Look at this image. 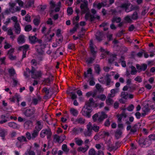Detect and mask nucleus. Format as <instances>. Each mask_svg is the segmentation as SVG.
<instances>
[{
	"label": "nucleus",
	"mask_w": 155,
	"mask_h": 155,
	"mask_svg": "<svg viewBox=\"0 0 155 155\" xmlns=\"http://www.w3.org/2000/svg\"><path fill=\"white\" fill-rule=\"evenodd\" d=\"M45 48V44L41 45H36L35 48L36 51L39 55H42L44 54V49Z\"/></svg>",
	"instance_id": "nucleus-10"
},
{
	"label": "nucleus",
	"mask_w": 155,
	"mask_h": 155,
	"mask_svg": "<svg viewBox=\"0 0 155 155\" xmlns=\"http://www.w3.org/2000/svg\"><path fill=\"white\" fill-rule=\"evenodd\" d=\"M145 139L142 138H140L138 141V143L139 145L142 147H144V143Z\"/></svg>",
	"instance_id": "nucleus-46"
},
{
	"label": "nucleus",
	"mask_w": 155,
	"mask_h": 155,
	"mask_svg": "<svg viewBox=\"0 0 155 155\" xmlns=\"http://www.w3.org/2000/svg\"><path fill=\"white\" fill-rule=\"evenodd\" d=\"M120 143L119 141L115 143V146H114L112 145H109L107 146V150L110 151L111 152L113 150L114 151L116 150L118 147H120Z\"/></svg>",
	"instance_id": "nucleus-12"
},
{
	"label": "nucleus",
	"mask_w": 155,
	"mask_h": 155,
	"mask_svg": "<svg viewBox=\"0 0 155 155\" xmlns=\"http://www.w3.org/2000/svg\"><path fill=\"white\" fill-rule=\"evenodd\" d=\"M70 111L71 114L74 117H77L78 114V111L73 108H71Z\"/></svg>",
	"instance_id": "nucleus-26"
},
{
	"label": "nucleus",
	"mask_w": 155,
	"mask_h": 155,
	"mask_svg": "<svg viewBox=\"0 0 155 155\" xmlns=\"http://www.w3.org/2000/svg\"><path fill=\"white\" fill-rule=\"evenodd\" d=\"M80 8L81 10L82 14H84L89 11L88 7V3L87 1L84 2L81 4Z\"/></svg>",
	"instance_id": "nucleus-7"
},
{
	"label": "nucleus",
	"mask_w": 155,
	"mask_h": 155,
	"mask_svg": "<svg viewBox=\"0 0 155 155\" xmlns=\"http://www.w3.org/2000/svg\"><path fill=\"white\" fill-rule=\"evenodd\" d=\"M25 20L27 22H30L31 21V16L28 14H27L25 16Z\"/></svg>",
	"instance_id": "nucleus-61"
},
{
	"label": "nucleus",
	"mask_w": 155,
	"mask_h": 155,
	"mask_svg": "<svg viewBox=\"0 0 155 155\" xmlns=\"http://www.w3.org/2000/svg\"><path fill=\"white\" fill-rule=\"evenodd\" d=\"M9 4V6H10L9 9L10 11V12H11L13 9L15 8V5L16 4L15 3H10Z\"/></svg>",
	"instance_id": "nucleus-62"
},
{
	"label": "nucleus",
	"mask_w": 155,
	"mask_h": 155,
	"mask_svg": "<svg viewBox=\"0 0 155 155\" xmlns=\"http://www.w3.org/2000/svg\"><path fill=\"white\" fill-rule=\"evenodd\" d=\"M31 77L34 79L40 78L42 76L43 72L41 70H36L35 68L31 66Z\"/></svg>",
	"instance_id": "nucleus-4"
},
{
	"label": "nucleus",
	"mask_w": 155,
	"mask_h": 155,
	"mask_svg": "<svg viewBox=\"0 0 155 155\" xmlns=\"http://www.w3.org/2000/svg\"><path fill=\"white\" fill-rule=\"evenodd\" d=\"M7 130L2 129L0 127V137L3 140H5V136L7 134Z\"/></svg>",
	"instance_id": "nucleus-16"
},
{
	"label": "nucleus",
	"mask_w": 155,
	"mask_h": 155,
	"mask_svg": "<svg viewBox=\"0 0 155 155\" xmlns=\"http://www.w3.org/2000/svg\"><path fill=\"white\" fill-rule=\"evenodd\" d=\"M151 143V142L148 138L145 139L144 147H147L150 146Z\"/></svg>",
	"instance_id": "nucleus-37"
},
{
	"label": "nucleus",
	"mask_w": 155,
	"mask_h": 155,
	"mask_svg": "<svg viewBox=\"0 0 155 155\" xmlns=\"http://www.w3.org/2000/svg\"><path fill=\"white\" fill-rule=\"evenodd\" d=\"M76 143L79 146H81L83 143V141L81 139H79L76 138L75 139Z\"/></svg>",
	"instance_id": "nucleus-40"
},
{
	"label": "nucleus",
	"mask_w": 155,
	"mask_h": 155,
	"mask_svg": "<svg viewBox=\"0 0 155 155\" xmlns=\"http://www.w3.org/2000/svg\"><path fill=\"white\" fill-rule=\"evenodd\" d=\"M103 37L102 34L100 32L96 33V39L98 41H100L102 40Z\"/></svg>",
	"instance_id": "nucleus-29"
},
{
	"label": "nucleus",
	"mask_w": 155,
	"mask_h": 155,
	"mask_svg": "<svg viewBox=\"0 0 155 155\" xmlns=\"http://www.w3.org/2000/svg\"><path fill=\"white\" fill-rule=\"evenodd\" d=\"M96 98H98L101 101H104L106 99V97L104 94H101L97 95Z\"/></svg>",
	"instance_id": "nucleus-42"
},
{
	"label": "nucleus",
	"mask_w": 155,
	"mask_h": 155,
	"mask_svg": "<svg viewBox=\"0 0 155 155\" xmlns=\"http://www.w3.org/2000/svg\"><path fill=\"white\" fill-rule=\"evenodd\" d=\"M35 112L34 109H27L24 111L23 114L26 117H30L34 114Z\"/></svg>",
	"instance_id": "nucleus-8"
},
{
	"label": "nucleus",
	"mask_w": 155,
	"mask_h": 155,
	"mask_svg": "<svg viewBox=\"0 0 155 155\" xmlns=\"http://www.w3.org/2000/svg\"><path fill=\"white\" fill-rule=\"evenodd\" d=\"M98 104L95 103L92 97L90 98L89 100L85 102V107L88 108H92V107L96 108L98 107Z\"/></svg>",
	"instance_id": "nucleus-5"
},
{
	"label": "nucleus",
	"mask_w": 155,
	"mask_h": 155,
	"mask_svg": "<svg viewBox=\"0 0 155 155\" xmlns=\"http://www.w3.org/2000/svg\"><path fill=\"white\" fill-rule=\"evenodd\" d=\"M17 139L19 141L22 142H27L28 140L26 139V137L23 136L18 137H17Z\"/></svg>",
	"instance_id": "nucleus-32"
},
{
	"label": "nucleus",
	"mask_w": 155,
	"mask_h": 155,
	"mask_svg": "<svg viewBox=\"0 0 155 155\" xmlns=\"http://www.w3.org/2000/svg\"><path fill=\"white\" fill-rule=\"evenodd\" d=\"M124 20L126 22L128 23H131L132 22V19L128 15L125 17L124 18Z\"/></svg>",
	"instance_id": "nucleus-45"
},
{
	"label": "nucleus",
	"mask_w": 155,
	"mask_h": 155,
	"mask_svg": "<svg viewBox=\"0 0 155 155\" xmlns=\"http://www.w3.org/2000/svg\"><path fill=\"white\" fill-rule=\"evenodd\" d=\"M96 56H92V57H89L86 61V62L87 64H91L93 63V61L96 58Z\"/></svg>",
	"instance_id": "nucleus-30"
},
{
	"label": "nucleus",
	"mask_w": 155,
	"mask_h": 155,
	"mask_svg": "<svg viewBox=\"0 0 155 155\" xmlns=\"http://www.w3.org/2000/svg\"><path fill=\"white\" fill-rule=\"evenodd\" d=\"M62 149L64 152H68L69 151V149L68 148L67 145L66 144H63L62 145Z\"/></svg>",
	"instance_id": "nucleus-52"
},
{
	"label": "nucleus",
	"mask_w": 155,
	"mask_h": 155,
	"mask_svg": "<svg viewBox=\"0 0 155 155\" xmlns=\"http://www.w3.org/2000/svg\"><path fill=\"white\" fill-rule=\"evenodd\" d=\"M130 3H123L120 5V7L121 8L125 9V12H130V9H129V7L130 6Z\"/></svg>",
	"instance_id": "nucleus-17"
},
{
	"label": "nucleus",
	"mask_w": 155,
	"mask_h": 155,
	"mask_svg": "<svg viewBox=\"0 0 155 155\" xmlns=\"http://www.w3.org/2000/svg\"><path fill=\"white\" fill-rule=\"evenodd\" d=\"M83 130V129L81 128H74L73 130L74 133L76 134H78L79 133L82 132Z\"/></svg>",
	"instance_id": "nucleus-39"
},
{
	"label": "nucleus",
	"mask_w": 155,
	"mask_h": 155,
	"mask_svg": "<svg viewBox=\"0 0 155 155\" xmlns=\"http://www.w3.org/2000/svg\"><path fill=\"white\" fill-rule=\"evenodd\" d=\"M90 49L91 52L92 56H96L97 52L94 51V49L92 43L90 45Z\"/></svg>",
	"instance_id": "nucleus-27"
},
{
	"label": "nucleus",
	"mask_w": 155,
	"mask_h": 155,
	"mask_svg": "<svg viewBox=\"0 0 155 155\" xmlns=\"http://www.w3.org/2000/svg\"><path fill=\"white\" fill-rule=\"evenodd\" d=\"M92 134V132L86 130L84 132V134L85 137H90Z\"/></svg>",
	"instance_id": "nucleus-58"
},
{
	"label": "nucleus",
	"mask_w": 155,
	"mask_h": 155,
	"mask_svg": "<svg viewBox=\"0 0 155 155\" xmlns=\"http://www.w3.org/2000/svg\"><path fill=\"white\" fill-rule=\"evenodd\" d=\"M43 122L41 120L36 121L35 124V130H37L38 131H40L43 127Z\"/></svg>",
	"instance_id": "nucleus-11"
},
{
	"label": "nucleus",
	"mask_w": 155,
	"mask_h": 155,
	"mask_svg": "<svg viewBox=\"0 0 155 155\" xmlns=\"http://www.w3.org/2000/svg\"><path fill=\"white\" fill-rule=\"evenodd\" d=\"M73 12V10L71 7H68L67 9V12L68 15H71Z\"/></svg>",
	"instance_id": "nucleus-56"
},
{
	"label": "nucleus",
	"mask_w": 155,
	"mask_h": 155,
	"mask_svg": "<svg viewBox=\"0 0 155 155\" xmlns=\"http://www.w3.org/2000/svg\"><path fill=\"white\" fill-rule=\"evenodd\" d=\"M121 21V18L120 17L117 16H114L111 19L112 23H114L116 22L117 23L120 22Z\"/></svg>",
	"instance_id": "nucleus-25"
},
{
	"label": "nucleus",
	"mask_w": 155,
	"mask_h": 155,
	"mask_svg": "<svg viewBox=\"0 0 155 155\" xmlns=\"http://www.w3.org/2000/svg\"><path fill=\"white\" fill-rule=\"evenodd\" d=\"M89 148V146L86 144L84 147H79L78 148L77 150L78 152H82L83 153H85L87 150Z\"/></svg>",
	"instance_id": "nucleus-22"
},
{
	"label": "nucleus",
	"mask_w": 155,
	"mask_h": 155,
	"mask_svg": "<svg viewBox=\"0 0 155 155\" xmlns=\"http://www.w3.org/2000/svg\"><path fill=\"white\" fill-rule=\"evenodd\" d=\"M51 28H50L48 30L47 32L46 33H45V35L46 37L47 40L49 42L51 41L52 37H53L55 35V34L53 33L52 34L50 35L49 36H48V35L51 33Z\"/></svg>",
	"instance_id": "nucleus-13"
},
{
	"label": "nucleus",
	"mask_w": 155,
	"mask_h": 155,
	"mask_svg": "<svg viewBox=\"0 0 155 155\" xmlns=\"http://www.w3.org/2000/svg\"><path fill=\"white\" fill-rule=\"evenodd\" d=\"M41 22L40 18H34L33 20V22L34 25L37 26H38L40 24Z\"/></svg>",
	"instance_id": "nucleus-44"
},
{
	"label": "nucleus",
	"mask_w": 155,
	"mask_h": 155,
	"mask_svg": "<svg viewBox=\"0 0 155 155\" xmlns=\"http://www.w3.org/2000/svg\"><path fill=\"white\" fill-rule=\"evenodd\" d=\"M92 70L91 68H89L87 71V73L84 72V76L85 78H87L88 77L87 74H92Z\"/></svg>",
	"instance_id": "nucleus-38"
},
{
	"label": "nucleus",
	"mask_w": 155,
	"mask_h": 155,
	"mask_svg": "<svg viewBox=\"0 0 155 155\" xmlns=\"http://www.w3.org/2000/svg\"><path fill=\"white\" fill-rule=\"evenodd\" d=\"M131 123L129 121L126 122V124L128 125L126 130L127 131H129L128 134L129 135H134L137 134L139 131V128L141 126L140 123H137L133 126H131L130 125Z\"/></svg>",
	"instance_id": "nucleus-1"
},
{
	"label": "nucleus",
	"mask_w": 155,
	"mask_h": 155,
	"mask_svg": "<svg viewBox=\"0 0 155 155\" xmlns=\"http://www.w3.org/2000/svg\"><path fill=\"white\" fill-rule=\"evenodd\" d=\"M25 155H35V152L31 150H27V151L25 153Z\"/></svg>",
	"instance_id": "nucleus-57"
},
{
	"label": "nucleus",
	"mask_w": 155,
	"mask_h": 155,
	"mask_svg": "<svg viewBox=\"0 0 155 155\" xmlns=\"http://www.w3.org/2000/svg\"><path fill=\"white\" fill-rule=\"evenodd\" d=\"M89 80V85L91 86H94L95 84V83L94 81V77L93 76H91Z\"/></svg>",
	"instance_id": "nucleus-48"
},
{
	"label": "nucleus",
	"mask_w": 155,
	"mask_h": 155,
	"mask_svg": "<svg viewBox=\"0 0 155 155\" xmlns=\"http://www.w3.org/2000/svg\"><path fill=\"white\" fill-rule=\"evenodd\" d=\"M92 127L93 130L96 132H98L100 128L99 126H97L95 125H93Z\"/></svg>",
	"instance_id": "nucleus-63"
},
{
	"label": "nucleus",
	"mask_w": 155,
	"mask_h": 155,
	"mask_svg": "<svg viewBox=\"0 0 155 155\" xmlns=\"http://www.w3.org/2000/svg\"><path fill=\"white\" fill-rule=\"evenodd\" d=\"M32 30V26L30 25H28L25 26V30L26 31L28 32Z\"/></svg>",
	"instance_id": "nucleus-53"
},
{
	"label": "nucleus",
	"mask_w": 155,
	"mask_h": 155,
	"mask_svg": "<svg viewBox=\"0 0 155 155\" xmlns=\"http://www.w3.org/2000/svg\"><path fill=\"white\" fill-rule=\"evenodd\" d=\"M15 32L16 34L18 35L20 34L21 29L19 24L18 22H15L14 25Z\"/></svg>",
	"instance_id": "nucleus-18"
},
{
	"label": "nucleus",
	"mask_w": 155,
	"mask_h": 155,
	"mask_svg": "<svg viewBox=\"0 0 155 155\" xmlns=\"http://www.w3.org/2000/svg\"><path fill=\"white\" fill-rule=\"evenodd\" d=\"M41 97L40 96H38V98H34L32 99V103L35 105H36L38 104V101H40Z\"/></svg>",
	"instance_id": "nucleus-43"
},
{
	"label": "nucleus",
	"mask_w": 155,
	"mask_h": 155,
	"mask_svg": "<svg viewBox=\"0 0 155 155\" xmlns=\"http://www.w3.org/2000/svg\"><path fill=\"white\" fill-rule=\"evenodd\" d=\"M29 71H31V70L27 68H26V71L24 72V75L26 78H28L30 77V74H31V72Z\"/></svg>",
	"instance_id": "nucleus-33"
},
{
	"label": "nucleus",
	"mask_w": 155,
	"mask_h": 155,
	"mask_svg": "<svg viewBox=\"0 0 155 155\" xmlns=\"http://www.w3.org/2000/svg\"><path fill=\"white\" fill-rule=\"evenodd\" d=\"M110 75L108 74L106 75L104 77L105 80L106 82V86H109L110 85L111 82V79L110 78Z\"/></svg>",
	"instance_id": "nucleus-21"
},
{
	"label": "nucleus",
	"mask_w": 155,
	"mask_h": 155,
	"mask_svg": "<svg viewBox=\"0 0 155 155\" xmlns=\"http://www.w3.org/2000/svg\"><path fill=\"white\" fill-rule=\"evenodd\" d=\"M85 16V20H87L89 18H90V21H91L94 20L95 19V17L94 15H91L89 13H86Z\"/></svg>",
	"instance_id": "nucleus-20"
},
{
	"label": "nucleus",
	"mask_w": 155,
	"mask_h": 155,
	"mask_svg": "<svg viewBox=\"0 0 155 155\" xmlns=\"http://www.w3.org/2000/svg\"><path fill=\"white\" fill-rule=\"evenodd\" d=\"M53 76L50 73L48 77L44 79L43 82L46 85L49 86L51 84V82L53 81Z\"/></svg>",
	"instance_id": "nucleus-9"
},
{
	"label": "nucleus",
	"mask_w": 155,
	"mask_h": 155,
	"mask_svg": "<svg viewBox=\"0 0 155 155\" xmlns=\"http://www.w3.org/2000/svg\"><path fill=\"white\" fill-rule=\"evenodd\" d=\"M117 127L114 132V136L117 139H118L121 137L123 134V131L124 130V126L123 124H119Z\"/></svg>",
	"instance_id": "nucleus-3"
},
{
	"label": "nucleus",
	"mask_w": 155,
	"mask_h": 155,
	"mask_svg": "<svg viewBox=\"0 0 155 155\" xmlns=\"http://www.w3.org/2000/svg\"><path fill=\"white\" fill-rule=\"evenodd\" d=\"M92 111V108L86 107L82 108L81 113L83 116L89 118L91 117V113Z\"/></svg>",
	"instance_id": "nucleus-6"
},
{
	"label": "nucleus",
	"mask_w": 155,
	"mask_h": 155,
	"mask_svg": "<svg viewBox=\"0 0 155 155\" xmlns=\"http://www.w3.org/2000/svg\"><path fill=\"white\" fill-rule=\"evenodd\" d=\"M29 39L30 43L32 44H34L36 42L37 38L35 36H29Z\"/></svg>",
	"instance_id": "nucleus-28"
},
{
	"label": "nucleus",
	"mask_w": 155,
	"mask_h": 155,
	"mask_svg": "<svg viewBox=\"0 0 155 155\" xmlns=\"http://www.w3.org/2000/svg\"><path fill=\"white\" fill-rule=\"evenodd\" d=\"M100 51L108 55L109 54V51H107L106 50L103 48L102 47H101Z\"/></svg>",
	"instance_id": "nucleus-60"
},
{
	"label": "nucleus",
	"mask_w": 155,
	"mask_h": 155,
	"mask_svg": "<svg viewBox=\"0 0 155 155\" xmlns=\"http://www.w3.org/2000/svg\"><path fill=\"white\" fill-rule=\"evenodd\" d=\"M89 155H96V152L94 148H91L88 152Z\"/></svg>",
	"instance_id": "nucleus-54"
},
{
	"label": "nucleus",
	"mask_w": 155,
	"mask_h": 155,
	"mask_svg": "<svg viewBox=\"0 0 155 155\" xmlns=\"http://www.w3.org/2000/svg\"><path fill=\"white\" fill-rule=\"evenodd\" d=\"M107 115L104 112H102L101 115L99 116L97 113H96L92 117L93 121L98 124H101L104 120L107 118Z\"/></svg>",
	"instance_id": "nucleus-2"
},
{
	"label": "nucleus",
	"mask_w": 155,
	"mask_h": 155,
	"mask_svg": "<svg viewBox=\"0 0 155 155\" xmlns=\"http://www.w3.org/2000/svg\"><path fill=\"white\" fill-rule=\"evenodd\" d=\"M85 123V120L83 118L80 117L78 118L75 119L74 122V124H83Z\"/></svg>",
	"instance_id": "nucleus-19"
},
{
	"label": "nucleus",
	"mask_w": 155,
	"mask_h": 155,
	"mask_svg": "<svg viewBox=\"0 0 155 155\" xmlns=\"http://www.w3.org/2000/svg\"><path fill=\"white\" fill-rule=\"evenodd\" d=\"M8 125L12 128L15 129H18L19 127L17 124L14 122H10L8 123Z\"/></svg>",
	"instance_id": "nucleus-24"
},
{
	"label": "nucleus",
	"mask_w": 155,
	"mask_h": 155,
	"mask_svg": "<svg viewBox=\"0 0 155 155\" xmlns=\"http://www.w3.org/2000/svg\"><path fill=\"white\" fill-rule=\"evenodd\" d=\"M39 131H38L37 130H34L33 131V132L32 134V140H34L37 137L39 133Z\"/></svg>",
	"instance_id": "nucleus-34"
},
{
	"label": "nucleus",
	"mask_w": 155,
	"mask_h": 155,
	"mask_svg": "<svg viewBox=\"0 0 155 155\" xmlns=\"http://www.w3.org/2000/svg\"><path fill=\"white\" fill-rule=\"evenodd\" d=\"M25 36L23 35H20L17 39V41L18 44L22 45L25 42Z\"/></svg>",
	"instance_id": "nucleus-15"
},
{
	"label": "nucleus",
	"mask_w": 155,
	"mask_h": 155,
	"mask_svg": "<svg viewBox=\"0 0 155 155\" xmlns=\"http://www.w3.org/2000/svg\"><path fill=\"white\" fill-rule=\"evenodd\" d=\"M42 91V92L45 93L46 95H48L50 93L49 89H48L46 87L43 88Z\"/></svg>",
	"instance_id": "nucleus-51"
},
{
	"label": "nucleus",
	"mask_w": 155,
	"mask_h": 155,
	"mask_svg": "<svg viewBox=\"0 0 155 155\" xmlns=\"http://www.w3.org/2000/svg\"><path fill=\"white\" fill-rule=\"evenodd\" d=\"M131 18L133 20H136L138 18V15L136 11L134 12L131 16Z\"/></svg>",
	"instance_id": "nucleus-36"
},
{
	"label": "nucleus",
	"mask_w": 155,
	"mask_h": 155,
	"mask_svg": "<svg viewBox=\"0 0 155 155\" xmlns=\"http://www.w3.org/2000/svg\"><path fill=\"white\" fill-rule=\"evenodd\" d=\"M134 80L138 83H141L142 81V79L140 76H137L134 79Z\"/></svg>",
	"instance_id": "nucleus-55"
},
{
	"label": "nucleus",
	"mask_w": 155,
	"mask_h": 155,
	"mask_svg": "<svg viewBox=\"0 0 155 155\" xmlns=\"http://www.w3.org/2000/svg\"><path fill=\"white\" fill-rule=\"evenodd\" d=\"M45 131L46 133L45 134L47 136V138L48 139H50L52 135V133L51 130L46 129L45 130Z\"/></svg>",
	"instance_id": "nucleus-35"
},
{
	"label": "nucleus",
	"mask_w": 155,
	"mask_h": 155,
	"mask_svg": "<svg viewBox=\"0 0 155 155\" xmlns=\"http://www.w3.org/2000/svg\"><path fill=\"white\" fill-rule=\"evenodd\" d=\"M8 72L11 76H13L15 74V71L13 68H10L8 70Z\"/></svg>",
	"instance_id": "nucleus-50"
},
{
	"label": "nucleus",
	"mask_w": 155,
	"mask_h": 155,
	"mask_svg": "<svg viewBox=\"0 0 155 155\" xmlns=\"http://www.w3.org/2000/svg\"><path fill=\"white\" fill-rule=\"evenodd\" d=\"M130 68H131L130 74L132 75L135 74L137 72L136 68L133 65L131 66Z\"/></svg>",
	"instance_id": "nucleus-47"
},
{
	"label": "nucleus",
	"mask_w": 155,
	"mask_h": 155,
	"mask_svg": "<svg viewBox=\"0 0 155 155\" xmlns=\"http://www.w3.org/2000/svg\"><path fill=\"white\" fill-rule=\"evenodd\" d=\"M106 102L107 104L111 105L113 104V100L111 98H109L108 99H106Z\"/></svg>",
	"instance_id": "nucleus-59"
},
{
	"label": "nucleus",
	"mask_w": 155,
	"mask_h": 155,
	"mask_svg": "<svg viewBox=\"0 0 155 155\" xmlns=\"http://www.w3.org/2000/svg\"><path fill=\"white\" fill-rule=\"evenodd\" d=\"M29 49V45L28 44H25L23 46H19L18 49L19 51H22V52H27Z\"/></svg>",
	"instance_id": "nucleus-14"
},
{
	"label": "nucleus",
	"mask_w": 155,
	"mask_h": 155,
	"mask_svg": "<svg viewBox=\"0 0 155 155\" xmlns=\"http://www.w3.org/2000/svg\"><path fill=\"white\" fill-rule=\"evenodd\" d=\"M128 94L127 93L122 92L121 94V97L124 99H127L128 97Z\"/></svg>",
	"instance_id": "nucleus-49"
},
{
	"label": "nucleus",
	"mask_w": 155,
	"mask_h": 155,
	"mask_svg": "<svg viewBox=\"0 0 155 155\" xmlns=\"http://www.w3.org/2000/svg\"><path fill=\"white\" fill-rule=\"evenodd\" d=\"M117 55L115 54H112L108 60L109 64H112L116 58Z\"/></svg>",
	"instance_id": "nucleus-23"
},
{
	"label": "nucleus",
	"mask_w": 155,
	"mask_h": 155,
	"mask_svg": "<svg viewBox=\"0 0 155 155\" xmlns=\"http://www.w3.org/2000/svg\"><path fill=\"white\" fill-rule=\"evenodd\" d=\"M32 122L31 120H27L25 123L24 124V126L26 128H29L30 126L32 124Z\"/></svg>",
	"instance_id": "nucleus-41"
},
{
	"label": "nucleus",
	"mask_w": 155,
	"mask_h": 155,
	"mask_svg": "<svg viewBox=\"0 0 155 155\" xmlns=\"http://www.w3.org/2000/svg\"><path fill=\"white\" fill-rule=\"evenodd\" d=\"M134 108V105L133 104H131L127 107V109L129 111H132L133 110Z\"/></svg>",
	"instance_id": "nucleus-64"
},
{
	"label": "nucleus",
	"mask_w": 155,
	"mask_h": 155,
	"mask_svg": "<svg viewBox=\"0 0 155 155\" xmlns=\"http://www.w3.org/2000/svg\"><path fill=\"white\" fill-rule=\"evenodd\" d=\"M95 71L96 74H99L101 71L100 66L98 64H96L94 67Z\"/></svg>",
	"instance_id": "nucleus-31"
}]
</instances>
